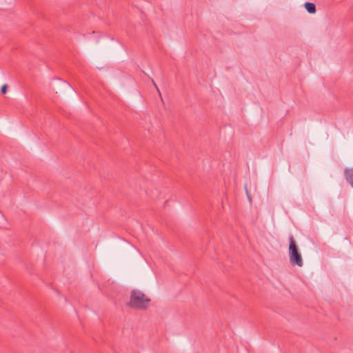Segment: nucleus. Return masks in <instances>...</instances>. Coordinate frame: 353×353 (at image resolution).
<instances>
[{"instance_id": "1", "label": "nucleus", "mask_w": 353, "mask_h": 353, "mask_svg": "<svg viewBox=\"0 0 353 353\" xmlns=\"http://www.w3.org/2000/svg\"><path fill=\"white\" fill-rule=\"evenodd\" d=\"M151 301L143 292L139 290H132L130 293V299L127 305L135 310H145Z\"/></svg>"}, {"instance_id": "2", "label": "nucleus", "mask_w": 353, "mask_h": 353, "mask_svg": "<svg viewBox=\"0 0 353 353\" xmlns=\"http://www.w3.org/2000/svg\"><path fill=\"white\" fill-rule=\"evenodd\" d=\"M289 256L290 261L292 265H296L299 267L303 266V263L301 254L299 252L296 243L292 235L289 236Z\"/></svg>"}, {"instance_id": "3", "label": "nucleus", "mask_w": 353, "mask_h": 353, "mask_svg": "<svg viewBox=\"0 0 353 353\" xmlns=\"http://www.w3.org/2000/svg\"><path fill=\"white\" fill-rule=\"evenodd\" d=\"M344 176L346 181L353 188V168H346L344 169Z\"/></svg>"}, {"instance_id": "4", "label": "nucleus", "mask_w": 353, "mask_h": 353, "mask_svg": "<svg viewBox=\"0 0 353 353\" xmlns=\"http://www.w3.org/2000/svg\"><path fill=\"white\" fill-rule=\"evenodd\" d=\"M305 9L310 14H314L316 12V6L311 2H306L304 4Z\"/></svg>"}, {"instance_id": "5", "label": "nucleus", "mask_w": 353, "mask_h": 353, "mask_svg": "<svg viewBox=\"0 0 353 353\" xmlns=\"http://www.w3.org/2000/svg\"><path fill=\"white\" fill-rule=\"evenodd\" d=\"M7 89H8V85L6 84L2 85L1 88V94H5L7 92Z\"/></svg>"}, {"instance_id": "6", "label": "nucleus", "mask_w": 353, "mask_h": 353, "mask_svg": "<svg viewBox=\"0 0 353 353\" xmlns=\"http://www.w3.org/2000/svg\"><path fill=\"white\" fill-rule=\"evenodd\" d=\"M152 83H153V85H154L157 88V86L155 82L153 80H152Z\"/></svg>"}, {"instance_id": "7", "label": "nucleus", "mask_w": 353, "mask_h": 353, "mask_svg": "<svg viewBox=\"0 0 353 353\" xmlns=\"http://www.w3.org/2000/svg\"><path fill=\"white\" fill-rule=\"evenodd\" d=\"M63 83L70 87V85L66 81H64Z\"/></svg>"}, {"instance_id": "8", "label": "nucleus", "mask_w": 353, "mask_h": 353, "mask_svg": "<svg viewBox=\"0 0 353 353\" xmlns=\"http://www.w3.org/2000/svg\"><path fill=\"white\" fill-rule=\"evenodd\" d=\"M248 196L249 200L251 201V197L249 195H248Z\"/></svg>"}]
</instances>
